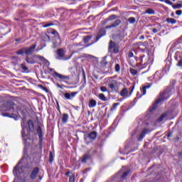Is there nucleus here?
Returning <instances> with one entry per match:
<instances>
[{"label":"nucleus","instance_id":"nucleus-60","mask_svg":"<svg viewBox=\"0 0 182 182\" xmlns=\"http://www.w3.org/2000/svg\"><path fill=\"white\" fill-rule=\"evenodd\" d=\"M161 2H164V0H159Z\"/></svg>","mask_w":182,"mask_h":182},{"label":"nucleus","instance_id":"nucleus-53","mask_svg":"<svg viewBox=\"0 0 182 182\" xmlns=\"http://www.w3.org/2000/svg\"><path fill=\"white\" fill-rule=\"evenodd\" d=\"M50 72H53L55 73V70L53 68H49Z\"/></svg>","mask_w":182,"mask_h":182},{"label":"nucleus","instance_id":"nucleus-52","mask_svg":"<svg viewBox=\"0 0 182 182\" xmlns=\"http://www.w3.org/2000/svg\"><path fill=\"white\" fill-rule=\"evenodd\" d=\"M134 90V86H132V90L129 92V95H132V93H133V90Z\"/></svg>","mask_w":182,"mask_h":182},{"label":"nucleus","instance_id":"nucleus-1","mask_svg":"<svg viewBox=\"0 0 182 182\" xmlns=\"http://www.w3.org/2000/svg\"><path fill=\"white\" fill-rule=\"evenodd\" d=\"M6 113H3L2 116L4 117H11L16 120L18 119V107L15 105L14 102H8L4 104Z\"/></svg>","mask_w":182,"mask_h":182},{"label":"nucleus","instance_id":"nucleus-20","mask_svg":"<svg viewBox=\"0 0 182 182\" xmlns=\"http://www.w3.org/2000/svg\"><path fill=\"white\" fill-rule=\"evenodd\" d=\"M167 117V113H164L161 115V117L157 119L156 122L158 123H161V122L164 120V118Z\"/></svg>","mask_w":182,"mask_h":182},{"label":"nucleus","instance_id":"nucleus-8","mask_svg":"<svg viewBox=\"0 0 182 182\" xmlns=\"http://www.w3.org/2000/svg\"><path fill=\"white\" fill-rule=\"evenodd\" d=\"M122 23V20L120 19H117L114 22H113L111 25L109 26H106L105 29H112V28H117L119 25Z\"/></svg>","mask_w":182,"mask_h":182},{"label":"nucleus","instance_id":"nucleus-31","mask_svg":"<svg viewBox=\"0 0 182 182\" xmlns=\"http://www.w3.org/2000/svg\"><path fill=\"white\" fill-rule=\"evenodd\" d=\"M34 58H37L38 59H39V60H41V62H45V58L41 56V55H34Z\"/></svg>","mask_w":182,"mask_h":182},{"label":"nucleus","instance_id":"nucleus-33","mask_svg":"<svg viewBox=\"0 0 182 182\" xmlns=\"http://www.w3.org/2000/svg\"><path fill=\"white\" fill-rule=\"evenodd\" d=\"M64 97H65V99H67L68 100H70V99H71L70 93H69V92H66V93L64 95Z\"/></svg>","mask_w":182,"mask_h":182},{"label":"nucleus","instance_id":"nucleus-25","mask_svg":"<svg viewBox=\"0 0 182 182\" xmlns=\"http://www.w3.org/2000/svg\"><path fill=\"white\" fill-rule=\"evenodd\" d=\"M145 13L148 14L149 15H154L155 14L154 10H153L152 9H147Z\"/></svg>","mask_w":182,"mask_h":182},{"label":"nucleus","instance_id":"nucleus-45","mask_svg":"<svg viewBox=\"0 0 182 182\" xmlns=\"http://www.w3.org/2000/svg\"><path fill=\"white\" fill-rule=\"evenodd\" d=\"M70 95L71 97H75L77 95V92H71Z\"/></svg>","mask_w":182,"mask_h":182},{"label":"nucleus","instance_id":"nucleus-62","mask_svg":"<svg viewBox=\"0 0 182 182\" xmlns=\"http://www.w3.org/2000/svg\"><path fill=\"white\" fill-rule=\"evenodd\" d=\"M95 79H97V77H95Z\"/></svg>","mask_w":182,"mask_h":182},{"label":"nucleus","instance_id":"nucleus-42","mask_svg":"<svg viewBox=\"0 0 182 182\" xmlns=\"http://www.w3.org/2000/svg\"><path fill=\"white\" fill-rule=\"evenodd\" d=\"M115 70H116V72H119L120 71V65L116 64Z\"/></svg>","mask_w":182,"mask_h":182},{"label":"nucleus","instance_id":"nucleus-5","mask_svg":"<svg viewBox=\"0 0 182 182\" xmlns=\"http://www.w3.org/2000/svg\"><path fill=\"white\" fill-rule=\"evenodd\" d=\"M53 76L55 79H60V80H62L63 82H66V80H69V79H70V77L59 74L56 71H54V73H53Z\"/></svg>","mask_w":182,"mask_h":182},{"label":"nucleus","instance_id":"nucleus-26","mask_svg":"<svg viewBox=\"0 0 182 182\" xmlns=\"http://www.w3.org/2000/svg\"><path fill=\"white\" fill-rule=\"evenodd\" d=\"M16 53H17V55H23L24 53H26L25 48H23L18 50V51H16Z\"/></svg>","mask_w":182,"mask_h":182},{"label":"nucleus","instance_id":"nucleus-44","mask_svg":"<svg viewBox=\"0 0 182 182\" xmlns=\"http://www.w3.org/2000/svg\"><path fill=\"white\" fill-rule=\"evenodd\" d=\"M100 90H101V92H105L107 91V88L105 86H102V87H100Z\"/></svg>","mask_w":182,"mask_h":182},{"label":"nucleus","instance_id":"nucleus-15","mask_svg":"<svg viewBox=\"0 0 182 182\" xmlns=\"http://www.w3.org/2000/svg\"><path fill=\"white\" fill-rule=\"evenodd\" d=\"M149 130L147 129H143L141 134L139 135V137L138 138V141H141V140H143V139L144 138V136H146V134H147Z\"/></svg>","mask_w":182,"mask_h":182},{"label":"nucleus","instance_id":"nucleus-58","mask_svg":"<svg viewBox=\"0 0 182 182\" xmlns=\"http://www.w3.org/2000/svg\"><path fill=\"white\" fill-rule=\"evenodd\" d=\"M140 39H144V36H141Z\"/></svg>","mask_w":182,"mask_h":182},{"label":"nucleus","instance_id":"nucleus-2","mask_svg":"<svg viewBox=\"0 0 182 182\" xmlns=\"http://www.w3.org/2000/svg\"><path fill=\"white\" fill-rule=\"evenodd\" d=\"M24 160H25V158H23L21 161H19L18 164L14 167L13 170V173L15 176V177H19V176H21V174L23 173V168H29L30 166L28 164H27L26 166H22L19 167V166H21V164L23 163Z\"/></svg>","mask_w":182,"mask_h":182},{"label":"nucleus","instance_id":"nucleus-61","mask_svg":"<svg viewBox=\"0 0 182 182\" xmlns=\"http://www.w3.org/2000/svg\"><path fill=\"white\" fill-rule=\"evenodd\" d=\"M19 41V40H16V42H18Z\"/></svg>","mask_w":182,"mask_h":182},{"label":"nucleus","instance_id":"nucleus-4","mask_svg":"<svg viewBox=\"0 0 182 182\" xmlns=\"http://www.w3.org/2000/svg\"><path fill=\"white\" fill-rule=\"evenodd\" d=\"M97 137V132L96 131L91 132L87 135H85L84 140L86 143V144H89L93 141V140H96V138Z\"/></svg>","mask_w":182,"mask_h":182},{"label":"nucleus","instance_id":"nucleus-14","mask_svg":"<svg viewBox=\"0 0 182 182\" xmlns=\"http://www.w3.org/2000/svg\"><path fill=\"white\" fill-rule=\"evenodd\" d=\"M105 35H106V30H105V28H102L99 31L96 38V41H99V39H100L102 36H105Z\"/></svg>","mask_w":182,"mask_h":182},{"label":"nucleus","instance_id":"nucleus-23","mask_svg":"<svg viewBox=\"0 0 182 182\" xmlns=\"http://www.w3.org/2000/svg\"><path fill=\"white\" fill-rule=\"evenodd\" d=\"M166 22L168 23H172V25H174V23H177V20L174 19V18H168L166 19Z\"/></svg>","mask_w":182,"mask_h":182},{"label":"nucleus","instance_id":"nucleus-28","mask_svg":"<svg viewBox=\"0 0 182 182\" xmlns=\"http://www.w3.org/2000/svg\"><path fill=\"white\" fill-rule=\"evenodd\" d=\"M172 7L173 9H180V8H182V4H178L175 5H172Z\"/></svg>","mask_w":182,"mask_h":182},{"label":"nucleus","instance_id":"nucleus-7","mask_svg":"<svg viewBox=\"0 0 182 182\" xmlns=\"http://www.w3.org/2000/svg\"><path fill=\"white\" fill-rule=\"evenodd\" d=\"M57 59L58 60H62V59L66 60V59H70L72 58V55L68 58H65V51H63V48H60L57 50Z\"/></svg>","mask_w":182,"mask_h":182},{"label":"nucleus","instance_id":"nucleus-16","mask_svg":"<svg viewBox=\"0 0 182 182\" xmlns=\"http://www.w3.org/2000/svg\"><path fill=\"white\" fill-rule=\"evenodd\" d=\"M25 60L30 65H33L35 63V58H33V57L26 56Z\"/></svg>","mask_w":182,"mask_h":182},{"label":"nucleus","instance_id":"nucleus-17","mask_svg":"<svg viewBox=\"0 0 182 182\" xmlns=\"http://www.w3.org/2000/svg\"><path fill=\"white\" fill-rule=\"evenodd\" d=\"M150 87H151V84H148L147 85H144L141 90V92L142 93L141 96H144V95H146V90L150 89Z\"/></svg>","mask_w":182,"mask_h":182},{"label":"nucleus","instance_id":"nucleus-55","mask_svg":"<svg viewBox=\"0 0 182 182\" xmlns=\"http://www.w3.org/2000/svg\"><path fill=\"white\" fill-rule=\"evenodd\" d=\"M171 136H172L171 132L168 133V137H171Z\"/></svg>","mask_w":182,"mask_h":182},{"label":"nucleus","instance_id":"nucleus-3","mask_svg":"<svg viewBox=\"0 0 182 182\" xmlns=\"http://www.w3.org/2000/svg\"><path fill=\"white\" fill-rule=\"evenodd\" d=\"M167 99H168V93L166 92L160 93L159 98L155 101L152 109H150L149 112H153V110L157 108V105H159V103H161V102H164V100H167Z\"/></svg>","mask_w":182,"mask_h":182},{"label":"nucleus","instance_id":"nucleus-37","mask_svg":"<svg viewBox=\"0 0 182 182\" xmlns=\"http://www.w3.org/2000/svg\"><path fill=\"white\" fill-rule=\"evenodd\" d=\"M107 65V61H106V60H103L101 62V65L102 68H106V65Z\"/></svg>","mask_w":182,"mask_h":182},{"label":"nucleus","instance_id":"nucleus-34","mask_svg":"<svg viewBox=\"0 0 182 182\" xmlns=\"http://www.w3.org/2000/svg\"><path fill=\"white\" fill-rule=\"evenodd\" d=\"M37 133L38 134V137L41 139V137H42V129H41V127H38Z\"/></svg>","mask_w":182,"mask_h":182},{"label":"nucleus","instance_id":"nucleus-11","mask_svg":"<svg viewBox=\"0 0 182 182\" xmlns=\"http://www.w3.org/2000/svg\"><path fill=\"white\" fill-rule=\"evenodd\" d=\"M38 173H39V168H38V167L34 168L31 172V174L30 175L31 179L35 180V178H36V176H38Z\"/></svg>","mask_w":182,"mask_h":182},{"label":"nucleus","instance_id":"nucleus-19","mask_svg":"<svg viewBox=\"0 0 182 182\" xmlns=\"http://www.w3.org/2000/svg\"><path fill=\"white\" fill-rule=\"evenodd\" d=\"M127 95H129V90L127 88H124L120 92V96L122 97H127Z\"/></svg>","mask_w":182,"mask_h":182},{"label":"nucleus","instance_id":"nucleus-21","mask_svg":"<svg viewBox=\"0 0 182 182\" xmlns=\"http://www.w3.org/2000/svg\"><path fill=\"white\" fill-rule=\"evenodd\" d=\"M68 120H69V114H63L62 118L63 123H68Z\"/></svg>","mask_w":182,"mask_h":182},{"label":"nucleus","instance_id":"nucleus-36","mask_svg":"<svg viewBox=\"0 0 182 182\" xmlns=\"http://www.w3.org/2000/svg\"><path fill=\"white\" fill-rule=\"evenodd\" d=\"M129 173H130V171H125L123 174H122V178H126V177H127V176H129Z\"/></svg>","mask_w":182,"mask_h":182},{"label":"nucleus","instance_id":"nucleus-24","mask_svg":"<svg viewBox=\"0 0 182 182\" xmlns=\"http://www.w3.org/2000/svg\"><path fill=\"white\" fill-rule=\"evenodd\" d=\"M97 105V102H96V100H91L90 102H89V107H95Z\"/></svg>","mask_w":182,"mask_h":182},{"label":"nucleus","instance_id":"nucleus-38","mask_svg":"<svg viewBox=\"0 0 182 182\" xmlns=\"http://www.w3.org/2000/svg\"><path fill=\"white\" fill-rule=\"evenodd\" d=\"M130 73H132L134 76H135V75H137V70H136L133 68H131L130 69Z\"/></svg>","mask_w":182,"mask_h":182},{"label":"nucleus","instance_id":"nucleus-30","mask_svg":"<svg viewBox=\"0 0 182 182\" xmlns=\"http://www.w3.org/2000/svg\"><path fill=\"white\" fill-rule=\"evenodd\" d=\"M21 69H23V70H24L25 72H28V67H26V65H25V63L21 64Z\"/></svg>","mask_w":182,"mask_h":182},{"label":"nucleus","instance_id":"nucleus-43","mask_svg":"<svg viewBox=\"0 0 182 182\" xmlns=\"http://www.w3.org/2000/svg\"><path fill=\"white\" fill-rule=\"evenodd\" d=\"M176 66H178L179 68H182V59H180L176 64Z\"/></svg>","mask_w":182,"mask_h":182},{"label":"nucleus","instance_id":"nucleus-54","mask_svg":"<svg viewBox=\"0 0 182 182\" xmlns=\"http://www.w3.org/2000/svg\"><path fill=\"white\" fill-rule=\"evenodd\" d=\"M117 106H119V103H114V107H116Z\"/></svg>","mask_w":182,"mask_h":182},{"label":"nucleus","instance_id":"nucleus-48","mask_svg":"<svg viewBox=\"0 0 182 182\" xmlns=\"http://www.w3.org/2000/svg\"><path fill=\"white\" fill-rule=\"evenodd\" d=\"M176 14L180 16L182 14V11L181 10H178L176 11Z\"/></svg>","mask_w":182,"mask_h":182},{"label":"nucleus","instance_id":"nucleus-10","mask_svg":"<svg viewBox=\"0 0 182 182\" xmlns=\"http://www.w3.org/2000/svg\"><path fill=\"white\" fill-rule=\"evenodd\" d=\"M118 85L119 82L116 80H112L108 83V87L111 89V90H114V87Z\"/></svg>","mask_w":182,"mask_h":182},{"label":"nucleus","instance_id":"nucleus-40","mask_svg":"<svg viewBox=\"0 0 182 182\" xmlns=\"http://www.w3.org/2000/svg\"><path fill=\"white\" fill-rule=\"evenodd\" d=\"M50 163H53V154L52 152H50V159H49Z\"/></svg>","mask_w":182,"mask_h":182},{"label":"nucleus","instance_id":"nucleus-46","mask_svg":"<svg viewBox=\"0 0 182 182\" xmlns=\"http://www.w3.org/2000/svg\"><path fill=\"white\" fill-rule=\"evenodd\" d=\"M133 56H134V54H133V52L129 51V53H128V58H133Z\"/></svg>","mask_w":182,"mask_h":182},{"label":"nucleus","instance_id":"nucleus-13","mask_svg":"<svg viewBox=\"0 0 182 182\" xmlns=\"http://www.w3.org/2000/svg\"><path fill=\"white\" fill-rule=\"evenodd\" d=\"M92 156L90 155V151H88L83 156L82 159L81 160L82 163H86L89 159H90Z\"/></svg>","mask_w":182,"mask_h":182},{"label":"nucleus","instance_id":"nucleus-27","mask_svg":"<svg viewBox=\"0 0 182 182\" xmlns=\"http://www.w3.org/2000/svg\"><path fill=\"white\" fill-rule=\"evenodd\" d=\"M90 39H92V36H87L83 38V41H84L85 43H87V42H89V41H90Z\"/></svg>","mask_w":182,"mask_h":182},{"label":"nucleus","instance_id":"nucleus-56","mask_svg":"<svg viewBox=\"0 0 182 182\" xmlns=\"http://www.w3.org/2000/svg\"><path fill=\"white\" fill-rule=\"evenodd\" d=\"M69 174H70V171H68L66 173H65V176H69Z\"/></svg>","mask_w":182,"mask_h":182},{"label":"nucleus","instance_id":"nucleus-57","mask_svg":"<svg viewBox=\"0 0 182 182\" xmlns=\"http://www.w3.org/2000/svg\"><path fill=\"white\" fill-rule=\"evenodd\" d=\"M57 86H58V87H60V89H62V87L60 86V85L57 84Z\"/></svg>","mask_w":182,"mask_h":182},{"label":"nucleus","instance_id":"nucleus-29","mask_svg":"<svg viewBox=\"0 0 182 182\" xmlns=\"http://www.w3.org/2000/svg\"><path fill=\"white\" fill-rule=\"evenodd\" d=\"M127 21L129 23H134V22H136V18L134 17H129L128 19H127Z\"/></svg>","mask_w":182,"mask_h":182},{"label":"nucleus","instance_id":"nucleus-49","mask_svg":"<svg viewBox=\"0 0 182 182\" xmlns=\"http://www.w3.org/2000/svg\"><path fill=\"white\" fill-rule=\"evenodd\" d=\"M109 18H107L102 21V25H106L109 22Z\"/></svg>","mask_w":182,"mask_h":182},{"label":"nucleus","instance_id":"nucleus-59","mask_svg":"<svg viewBox=\"0 0 182 182\" xmlns=\"http://www.w3.org/2000/svg\"><path fill=\"white\" fill-rule=\"evenodd\" d=\"M52 33L53 35H55V33H56V31H53Z\"/></svg>","mask_w":182,"mask_h":182},{"label":"nucleus","instance_id":"nucleus-50","mask_svg":"<svg viewBox=\"0 0 182 182\" xmlns=\"http://www.w3.org/2000/svg\"><path fill=\"white\" fill-rule=\"evenodd\" d=\"M166 4H168V5H173V3L170 0H166Z\"/></svg>","mask_w":182,"mask_h":182},{"label":"nucleus","instance_id":"nucleus-22","mask_svg":"<svg viewBox=\"0 0 182 182\" xmlns=\"http://www.w3.org/2000/svg\"><path fill=\"white\" fill-rule=\"evenodd\" d=\"M98 97L100 100H102V102H107V97H106L103 93L99 94Z\"/></svg>","mask_w":182,"mask_h":182},{"label":"nucleus","instance_id":"nucleus-18","mask_svg":"<svg viewBox=\"0 0 182 182\" xmlns=\"http://www.w3.org/2000/svg\"><path fill=\"white\" fill-rule=\"evenodd\" d=\"M28 126L30 132H33L35 130V126L33 125V122L32 120L28 121Z\"/></svg>","mask_w":182,"mask_h":182},{"label":"nucleus","instance_id":"nucleus-32","mask_svg":"<svg viewBox=\"0 0 182 182\" xmlns=\"http://www.w3.org/2000/svg\"><path fill=\"white\" fill-rule=\"evenodd\" d=\"M116 18H117V16L114 14H112L108 17V19L109 21H114V19H116Z\"/></svg>","mask_w":182,"mask_h":182},{"label":"nucleus","instance_id":"nucleus-41","mask_svg":"<svg viewBox=\"0 0 182 182\" xmlns=\"http://www.w3.org/2000/svg\"><path fill=\"white\" fill-rule=\"evenodd\" d=\"M69 182H75V174L70 176Z\"/></svg>","mask_w":182,"mask_h":182},{"label":"nucleus","instance_id":"nucleus-47","mask_svg":"<svg viewBox=\"0 0 182 182\" xmlns=\"http://www.w3.org/2000/svg\"><path fill=\"white\" fill-rule=\"evenodd\" d=\"M43 63H45V65H46V66H49L50 65V63H49V61L46 59Z\"/></svg>","mask_w":182,"mask_h":182},{"label":"nucleus","instance_id":"nucleus-9","mask_svg":"<svg viewBox=\"0 0 182 182\" xmlns=\"http://www.w3.org/2000/svg\"><path fill=\"white\" fill-rule=\"evenodd\" d=\"M36 48V44H33V46L29 48H25L26 55H32Z\"/></svg>","mask_w":182,"mask_h":182},{"label":"nucleus","instance_id":"nucleus-35","mask_svg":"<svg viewBox=\"0 0 182 182\" xmlns=\"http://www.w3.org/2000/svg\"><path fill=\"white\" fill-rule=\"evenodd\" d=\"M86 58L87 59H90L91 60H95V59H96V57L92 55H87Z\"/></svg>","mask_w":182,"mask_h":182},{"label":"nucleus","instance_id":"nucleus-39","mask_svg":"<svg viewBox=\"0 0 182 182\" xmlns=\"http://www.w3.org/2000/svg\"><path fill=\"white\" fill-rule=\"evenodd\" d=\"M43 28H49V26H53V23H46L45 25L43 26Z\"/></svg>","mask_w":182,"mask_h":182},{"label":"nucleus","instance_id":"nucleus-6","mask_svg":"<svg viewBox=\"0 0 182 182\" xmlns=\"http://www.w3.org/2000/svg\"><path fill=\"white\" fill-rule=\"evenodd\" d=\"M109 52H114V53H119V47L113 41H110L109 43Z\"/></svg>","mask_w":182,"mask_h":182},{"label":"nucleus","instance_id":"nucleus-51","mask_svg":"<svg viewBox=\"0 0 182 182\" xmlns=\"http://www.w3.org/2000/svg\"><path fill=\"white\" fill-rule=\"evenodd\" d=\"M152 32H153V33H157V32H159V30H157L156 28H154L152 30Z\"/></svg>","mask_w":182,"mask_h":182},{"label":"nucleus","instance_id":"nucleus-12","mask_svg":"<svg viewBox=\"0 0 182 182\" xmlns=\"http://www.w3.org/2000/svg\"><path fill=\"white\" fill-rule=\"evenodd\" d=\"M21 136L22 137H26V134H25V129L26 128V121L23 119V122H21Z\"/></svg>","mask_w":182,"mask_h":182}]
</instances>
